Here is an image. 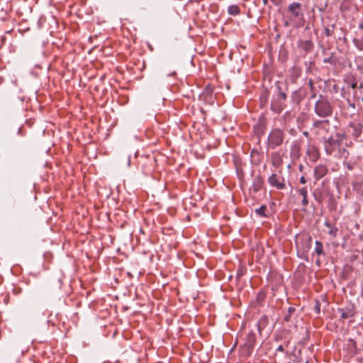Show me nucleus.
<instances>
[{
	"mask_svg": "<svg viewBox=\"0 0 363 363\" xmlns=\"http://www.w3.org/2000/svg\"><path fill=\"white\" fill-rule=\"evenodd\" d=\"M286 94L281 90L279 82L276 84V94L272 97L270 108L277 113H280L286 107Z\"/></svg>",
	"mask_w": 363,
	"mask_h": 363,
	"instance_id": "f257e3e1",
	"label": "nucleus"
},
{
	"mask_svg": "<svg viewBox=\"0 0 363 363\" xmlns=\"http://www.w3.org/2000/svg\"><path fill=\"white\" fill-rule=\"evenodd\" d=\"M315 113L321 118H328L333 115V106L326 96L320 94L314 106Z\"/></svg>",
	"mask_w": 363,
	"mask_h": 363,
	"instance_id": "f03ea898",
	"label": "nucleus"
},
{
	"mask_svg": "<svg viewBox=\"0 0 363 363\" xmlns=\"http://www.w3.org/2000/svg\"><path fill=\"white\" fill-rule=\"evenodd\" d=\"M257 341L256 335L253 331H250L245 338V342L240 347V352L243 357H250L253 350Z\"/></svg>",
	"mask_w": 363,
	"mask_h": 363,
	"instance_id": "7ed1b4c3",
	"label": "nucleus"
},
{
	"mask_svg": "<svg viewBox=\"0 0 363 363\" xmlns=\"http://www.w3.org/2000/svg\"><path fill=\"white\" fill-rule=\"evenodd\" d=\"M284 139V130L280 128L273 129L268 138H267V145L269 148L275 149L282 145Z\"/></svg>",
	"mask_w": 363,
	"mask_h": 363,
	"instance_id": "20e7f679",
	"label": "nucleus"
},
{
	"mask_svg": "<svg viewBox=\"0 0 363 363\" xmlns=\"http://www.w3.org/2000/svg\"><path fill=\"white\" fill-rule=\"evenodd\" d=\"M337 138H334L333 137H330L328 138L324 139V146L325 150L328 155H330L333 154L334 150L341 145L342 144V138L345 137V134L337 133Z\"/></svg>",
	"mask_w": 363,
	"mask_h": 363,
	"instance_id": "39448f33",
	"label": "nucleus"
},
{
	"mask_svg": "<svg viewBox=\"0 0 363 363\" xmlns=\"http://www.w3.org/2000/svg\"><path fill=\"white\" fill-rule=\"evenodd\" d=\"M337 311L340 313L341 319L345 320L354 316L356 308L353 303H349L345 307L338 308Z\"/></svg>",
	"mask_w": 363,
	"mask_h": 363,
	"instance_id": "423d86ee",
	"label": "nucleus"
},
{
	"mask_svg": "<svg viewBox=\"0 0 363 363\" xmlns=\"http://www.w3.org/2000/svg\"><path fill=\"white\" fill-rule=\"evenodd\" d=\"M288 11L291 13L294 18L303 16L302 5L298 2H293L288 6Z\"/></svg>",
	"mask_w": 363,
	"mask_h": 363,
	"instance_id": "0eeeda50",
	"label": "nucleus"
},
{
	"mask_svg": "<svg viewBox=\"0 0 363 363\" xmlns=\"http://www.w3.org/2000/svg\"><path fill=\"white\" fill-rule=\"evenodd\" d=\"M264 184V178L260 174H258L253 178L252 184L250 188V191L257 193L263 188Z\"/></svg>",
	"mask_w": 363,
	"mask_h": 363,
	"instance_id": "6e6552de",
	"label": "nucleus"
},
{
	"mask_svg": "<svg viewBox=\"0 0 363 363\" xmlns=\"http://www.w3.org/2000/svg\"><path fill=\"white\" fill-rule=\"evenodd\" d=\"M362 124L360 123H350L348 128V132L355 138L357 139L362 133Z\"/></svg>",
	"mask_w": 363,
	"mask_h": 363,
	"instance_id": "1a4fd4ad",
	"label": "nucleus"
},
{
	"mask_svg": "<svg viewBox=\"0 0 363 363\" xmlns=\"http://www.w3.org/2000/svg\"><path fill=\"white\" fill-rule=\"evenodd\" d=\"M328 172V167L324 164H318L315 167L313 171L314 178L316 181L322 179Z\"/></svg>",
	"mask_w": 363,
	"mask_h": 363,
	"instance_id": "9d476101",
	"label": "nucleus"
},
{
	"mask_svg": "<svg viewBox=\"0 0 363 363\" xmlns=\"http://www.w3.org/2000/svg\"><path fill=\"white\" fill-rule=\"evenodd\" d=\"M298 48L304 51L305 54L311 52L313 49V43L311 40H303L300 39L297 43Z\"/></svg>",
	"mask_w": 363,
	"mask_h": 363,
	"instance_id": "9b49d317",
	"label": "nucleus"
},
{
	"mask_svg": "<svg viewBox=\"0 0 363 363\" xmlns=\"http://www.w3.org/2000/svg\"><path fill=\"white\" fill-rule=\"evenodd\" d=\"M250 157L252 159V163L254 165L258 166L263 161V152L259 151L257 149H252L250 152Z\"/></svg>",
	"mask_w": 363,
	"mask_h": 363,
	"instance_id": "f8f14e48",
	"label": "nucleus"
},
{
	"mask_svg": "<svg viewBox=\"0 0 363 363\" xmlns=\"http://www.w3.org/2000/svg\"><path fill=\"white\" fill-rule=\"evenodd\" d=\"M268 182L272 186H274L277 189H284L286 188L285 184L278 180V175L277 174H272L268 178Z\"/></svg>",
	"mask_w": 363,
	"mask_h": 363,
	"instance_id": "ddd939ff",
	"label": "nucleus"
},
{
	"mask_svg": "<svg viewBox=\"0 0 363 363\" xmlns=\"http://www.w3.org/2000/svg\"><path fill=\"white\" fill-rule=\"evenodd\" d=\"M272 164L275 167H280L283 163L282 157L279 152H274L271 154Z\"/></svg>",
	"mask_w": 363,
	"mask_h": 363,
	"instance_id": "4468645a",
	"label": "nucleus"
},
{
	"mask_svg": "<svg viewBox=\"0 0 363 363\" xmlns=\"http://www.w3.org/2000/svg\"><path fill=\"white\" fill-rule=\"evenodd\" d=\"M265 126L262 123L255 124L253 127V133L258 138L259 141L260 138L264 134Z\"/></svg>",
	"mask_w": 363,
	"mask_h": 363,
	"instance_id": "2eb2a0df",
	"label": "nucleus"
},
{
	"mask_svg": "<svg viewBox=\"0 0 363 363\" xmlns=\"http://www.w3.org/2000/svg\"><path fill=\"white\" fill-rule=\"evenodd\" d=\"M268 323H269V318L267 315H264L259 318L256 326L260 333H261V331L267 327Z\"/></svg>",
	"mask_w": 363,
	"mask_h": 363,
	"instance_id": "dca6fc26",
	"label": "nucleus"
},
{
	"mask_svg": "<svg viewBox=\"0 0 363 363\" xmlns=\"http://www.w3.org/2000/svg\"><path fill=\"white\" fill-rule=\"evenodd\" d=\"M347 348L350 354H357V345H356V342L353 339L350 338L347 340Z\"/></svg>",
	"mask_w": 363,
	"mask_h": 363,
	"instance_id": "f3484780",
	"label": "nucleus"
},
{
	"mask_svg": "<svg viewBox=\"0 0 363 363\" xmlns=\"http://www.w3.org/2000/svg\"><path fill=\"white\" fill-rule=\"evenodd\" d=\"M313 197L315 200L319 203H322L324 199V196L323 193V190L321 189L317 188L314 190L313 193Z\"/></svg>",
	"mask_w": 363,
	"mask_h": 363,
	"instance_id": "a211bd4d",
	"label": "nucleus"
},
{
	"mask_svg": "<svg viewBox=\"0 0 363 363\" xmlns=\"http://www.w3.org/2000/svg\"><path fill=\"white\" fill-rule=\"evenodd\" d=\"M296 308L293 306H290L287 309V312L284 315V320L286 322H290L294 314L296 313Z\"/></svg>",
	"mask_w": 363,
	"mask_h": 363,
	"instance_id": "6ab92c4d",
	"label": "nucleus"
},
{
	"mask_svg": "<svg viewBox=\"0 0 363 363\" xmlns=\"http://www.w3.org/2000/svg\"><path fill=\"white\" fill-rule=\"evenodd\" d=\"M299 194L303 196V199L301 203L303 206H306L308 204V201L307 199V189L306 187H303L299 190Z\"/></svg>",
	"mask_w": 363,
	"mask_h": 363,
	"instance_id": "aec40b11",
	"label": "nucleus"
},
{
	"mask_svg": "<svg viewBox=\"0 0 363 363\" xmlns=\"http://www.w3.org/2000/svg\"><path fill=\"white\" fill-rule=\"evenodd\" d=\"M228 13L229 15L236 16V15L240 14V8L238 7V6L233 4V5H230L228 6Z\"/></svg>",
	"mask_w": 363,
	"mask_h": 363,
	"instance_id": "412c9836",
	"label": "nucleus"
},
{
	"mask_svg": "<svg viewBox=\"0 0 363 363\" xmlns=\"http://www.w3.org/2000/svg\"><path fill=\"white\" fill-rule=\"evenodd\" d=\"M213 89L211 85H207L203 91L202 95L204 96L205 99H208L211 97L213 95Z\"/></svg>",
	"mask_w": 363,
	"mask_h": 363,
	"instance_id": "4be33fe9",
	"label": "nucleus"
},
{
	"mask_svg": "<svg viewBox=\"0 0 363 363\" xmlns=\"http://www.w3.org/2000/svg\"><path fill=\"white\" fill-rule=\"evenodd\" d=\"M311 241L312 238L311 237H308L303 240V243L302 249L303 252H308L311 246Z\"/></svg>",
	"mask_w": 363,
	"mask_h": 363,
	"instance_id": "5701e85b",
	"label": "nucleus"
},
{
	"mask_svg": "<svg viewBox=\"0 0 363 363\" xmlns=\"http://www.w3.org/2000/svg\"><path fill=\"white\" fill-rule=\"evenodd\" d=\"M315 252L317 255H325L323 252V243L318 240H316L315 242Z\"/></svg>",
	"mask_w": 363,
	"mask_h": 363,
	"instance_id": "b1692460",
	"label": "nucleus"
},
{
	"mask_svg": "<svg viewBox=\"0 0 363 363\" xmlns=\"http://www.w3.org/2000/svg\"><path fill=\"white\" fill-rule=\"evenodd\" d=\"M267 211V206L266 205H262L259 208L255 209V213L261 216V217H268V215L266 214Z\"/></svg>",
	"mask_w": 363,
	"mask_h": 363,
	"instance_id": "393cba45",
	"label": "nucleus"
},
{
	"mask_svg": "<svg viewBox=\"0 0 363 363\" xmlns=\"http://www.w3.org/2000/svg\"><path fill=\"white\" fill-rule=\"evenodd\" d=\"M268 99V91H265L260 96V105L261 106H264L267 103Z\"/></svg>",
	"mask_w": 363,
	"mask_h": 363,
	"instance_id": "a878e982",
	"label": "nucleus"
},
{
	"mask_svg": "<svg viewBox=\"0 0 363 363\" xmlns=\"http://www.w3.org/2000/svg\"><path fill=\"white\" fill-rule=\"evenodd\" d=\"M353 42L359 50H363V37L361 39L354 38Z\"/></svg>",
	"mask_w": 363,
	"mask_h": 363,
	"instance_id": "bb28decb",
	"label": "nucleus"
},
{
	"mask_svg": "<svg viewBox=\"0 0 363 363\" xmlns=\"http://www.w3.org/2000/svg\"><path fill=\"white\" fill-rule=\"evenodd\" d=\"M308 86L311 91L312 92V94L311 95V99H315L316 97V94L315 93V86L313 84V82L311 79H310L308 81Z\"/></svg>",
	"mask_w": 363,
	"mask_h": 363,
	"instance_id": "cd10ccee",
	"label": "nucleus"
},
{
	"mask_svg": "<svg viewBox=\"0 0 363 363\" xmlns=\"http://www.w3.org/2000/svg\"><path fill=\"white\" fill-rule=\"evenodd\" d=\"M266 295L264 292H259L257 295L256 301L260 305L265 299Z\"/></svg>",
	"mask_w": 363,
	"mask_h": 363,
	"instance_id": "c85d7f7f",
	"label": "nucleus"
},
{
	"mask_svg": "<svg viewBox=\"0 0 363 363\" xmlns=\"http://www.w3.org/2000/svg\"><path fill=\"white\" fill-rule=\"evenodd\" d=\"M301 350H299L298 351V354H296L295 352V351L291 354V355H293L294 357V362H296L298 363H300V362H302V358L301 357Z\"/></svg>",
	"mask_w": 363,
	"mask_h": 363,
	"instance_id": "c756f323",
	"label": "nucleus"
},
{
	"mask_svg": "<svg viewBox=\"0 0 363 363\" xmlns=\"http://www.w3.org/2000/svg\"><path fill=\"white\" fill-rule=\"evenodd\" d=\"M323 123H327L328 124L329 123V121L328 120H324V121H320V120H318V121H314V123H313V126L314 128H320L321 127V125Z\"/></svg>",
	"mask_w": 363,
	"mask_h": 363,
	"instance_id": "7c9ffc66",
	"label": "nucleus"
},
{
	"mask_svg": "<svg viewBox=\"0 0 363 363\" xmlns=\"http://www.w3.org/2000/svg\"><path fill=\"white\" fill-rule=\"evenodd\" d=\"M335 28V25H332V28ZM324 33L325 34L328 36V37H330L333 35V29H330L328 27H325L324 28Z\"/></svg>",
	"mask_w": 363,
	"mask_h": 363,
	"instance_id": "2f4dec72",
	"label": "nucleus"
},
{
	"mask_svg": "<svg viewBox=\"0 0 363 363\" xmlns=\"http://www.w3.org/2000/svg\"><path fill=\"white\" fill-rule=\"evenodd\" d=\"M314 311L317 314L320 313V302L318 300L315 301Z\"/></svg>",
	"mask_w": 363,
	"mask_h": 363,
	"instance_id": "473e14b6",
	"label": "nucleus"
},
{
	"mask_svg": "<svg viewBox=\"0 0 363 363\" xmlns=\"http://www.w3.org/2000/svg\"><path fill=\"white\" fill-rule=\"evenodd\" d=\"M337 230H337V228L333 227L329 230L328 234L330 235H333V237H336Z\"/></svg>",
	"mask_w": 363,
	"mask_h": 363,
	"instance_id": "72a5a7b5",
	"label": "nucleus"
},
{
	"mask_svg": "<svg viewBox=\"0 0 363 363\" xmlns=\"http://www.w3.org/2000/svg\"><path fill=\"white\" fill-rule=\"evenodd\" d=\"M343 164L349 170H352L354 169V165L349 162H344Z\"/></svg>",
	"mask_w": 363,
	"mask_h": 363,
	"instance_id": "f704fd0d",
	"label": "nucleus"
},
{
	"mask_svg": "<svg viewBox=\"0 0 363 363\" xmlns=\"http://www.w3.org/2000/svg\"><path fill=\"white\" fill-rule=\"evenodd\" d=\"M323 62L324 63H330V64H332L333 62V57L330 56L329 57H325L323 59Z\"/></svg>",
	"mask_w": 363,
	"mask_h": 363,
	"instance_id": "c9c22d12",
	"label": "nucleus"
},
{
	"mask_svg": "<svg viewBox=\"0 0 363 363\" xmlns=\"http://www.w3.org/2000/svg\"><path fill=\"white\" fill-rule=\"evenodd\" d=\"M271 1L274 4V5L279 6L282 4L283 0H271Z\"/></svg>",
	"mask_w": 363,
	"mask_h": 363,
	"instance_id": "e433bc0d",
	"label": "nucleus"
},
{
	"mask_svg": "<svg viewBox=\"0 0 363 363\" xmlns=\"http://www.w3.org/2000/svg\"><path fill=\"white\" fill-rule=\"evenodd\" d=\"M299 182H300V183H301V184H306V178H305L303 176H302V177L300 178Z\"/></svg>",
	"mask_w": 363,
	"mask_h": 363,
	"instance_id": "4c0bfd02",
	"label": "nucleus"
},
{
	"mask_svg": "<svg viewBox=\"0 0 363 363\" xmlns=\"http://www.w3.org/2000/svg\"><path fill=\"white\" fill-rule=\"evenodd\" d=\"M277 351H279V352H284V349L282 345H279L277 349Z\"/></svg>",
	"mask_w": 363,
	"mask_h": 363,
	"instance_id": "58836bf2",
	"label": "nucleus"
},
{
	"mask_svg": "<svg viewBox=\"0 0 363 363\" xmlns=\"http://www.w3.org/2000/svg\"><path fill=\"white\" fill-rule=\"evenodd\" d=\"M241 276H242V272L241 270H239L238 272H237V278H239Z\"/></svg>",
	"mask_w": 363,
	"mask_h": 363,
	"instance_id": "ea45409f",
	"label": "nucleus"
},
{
	"mask_svg": "<svg viewBox=\"0 0 363 363\" xmlns=\"http://www.w3.org/2000/svg\"><path fill=\"white\" fill-rule=\"evenodd\" d=\"M303 135L306 137H308L309 133L308 131H304V132H303Z\"/></svg>",
	"mask_w": 363,
	"mask_h": 363,
	"instance_id": "a19ab883",
	"label": "nucleus"
},
{
	"mask_svg": "<svg viewBox=\"0 0 363 363\" xmlns=\"http://www.w3.org/2000/svg\"><path fill=\"white\" fill-rule=\"evenodd\" d=\"M357 82H355V83L352 84V86H352V88L354 89V88H356V87H357Z\"/></svg>",
	"mask_w": 363,
	"mask_h": 363,
	"instance_id": "79ce46f5",
	"label": "nucleus"
},
{
	"mask_svg": "<svg viewBox=\"0 0 363 363\" xmlns=\"http://www.w3.org/2000/svg\"><path fill=\"white\" fill-rule=\"evenodd\" d=\"M359 28L362 30H363V23H361L359 25Z\"/></svg>",
	"mask_w": 363,
	"mask_h": 363,
	"instance_id": "37998d69",
	"label": "nucleus"
},
{
	"mask_svg": "<svg viewBox=\"0 0 363 363\" xmlns=\"http://www.w3.org/2000/svg\"><path fill=\"white\" fill-rule=\"evenodd\" d=\"M263 1V4L266 6L268 4V0H262Z\"/></svg>",
	"mask_w": 363,
	"mask_h": 363,
	"instance_id": "c03bdc74",
	"label": "nucleus"
},
{
	"mask_svg": "<svg viewBox=\"0 0 363 363\" xmlns=\"http://www.w3.org/2000/svg\"><path fill=\"white\" fill-rule=\"evenodd\" d=\"M361 296L363 298V284H362V286Z\"/></svg>",
	"mask_w": 363,
	"mask_h": 363,
	"instance_id": "a18cd8bd",
	"label": "nucleus"
},
{
	"mask_svg": "<svg viewBox=\"0 0 363 363\" xmlns=\"http://www.w3.org/2000/svg\"><path fill=\"white\" fill-rule=\"evenodd\" d=\"M325 225L327 226V227H331L330 224L328 222H325Z\"/></svg>",
	"mask_w": 363,
	"mask_h": 363,
	"instance_id": "49530a36",
	"label": "nucleus"
},
{
	"mask_svg": "<svg viewBox=\"0 0 363 363\" xmlns=\"http://www.w3.org/2000/svg\"><path fill=\"white\" fill-rule=\"evenodd\" d=\"M284 25H285V26H289V23H288V21H285V22H284Z\"/></svg>",
	"mask_w": 363,
	"mask_h": 363,
	"instance_id": "de8ad7c7",
	"label": "nucleus"
},
{
	"mask_svg": "<svg viewBox=\"0 0 363 363\" xmlns=\"http://www.w3.org/2000/svg\"><path fill=\"white\" fill-rule=\"evenodd\" d=\"M316 264H318V265H320V261H319L318 259L316 261Z\"/></svg>",
	"mask_w": 363,
	"mask_h": 363,
	"instance_id": "09e8293b",
	"label": "nucleus"
},
{
	"mask_svg": "<svg viewBox=\"0 0 363 363\" xmlns=\"http://www.w3.org/2000/svg\"><path fill=\"white\" fill-rule=\"evenodd\" d=\"M304 363H308V361H306Z\"/></svg>",
	"mask_w": 363,
	"mask_h": 363,
	"instance_id": "8fccbe9b",
	"label": "nucleus"
},
{
	"mask_svg": "<svg viewBox=\"0 0 363 363\" xmlns=\"http://www.w3.org/2000/svg\"><path fill=\"white\" fill-rule=\"evenodd\" d=\"M362 101H363V96H362Z\"/></svg>",
	"mask_w": 363,
	"mask_h": 363,
	"instance_id": "3c124183",
	"label": "nucleus"
}]
</instances>
